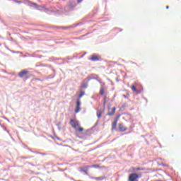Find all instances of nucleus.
Segmentation results:
<instances>
[{"label": "nucleus", "mask_w": 181, "mask_h": 181, "mask_svg": "<svg viewBox=\"0 0 181 181\" xmlns=\"http://www.w3.org/2000/svg\"><path fill=\"white\" fill-rule=\"evenodd\" d=\"M90 168H100V165L98 164H95V165H92Z\"/></svg>", "instance_id": "obj_17"}, {"label": "nucleus", "mask_w": 181, "mask_h": 181, "mask_svg": "<svg viewBox=\"0 0 181 181\" xmlns=\"http://www.w3.org/2000/svg\"><path fill=\"white\" fill-rule=\"evenodd\" d=\"M166 9H169V6H166Z\"/></svg>", "instance_id": "obj_25"}, {"label": "nucleus", "mask_w": 181, "mask_h": 181, "mask_svg": "<svg viewBox=\"0 0 181 181\" xmlns=\"http://www.w3.org/2000/svg\"><path fill=\"white\" fill-rule=\"evenodd\" d=\"M117 110V107H114L112 109V111L111 112H107V115L109 117H112V115H114V114H115V111Z\"/></svg>", "instance_id": "obj_7"}, {"label": "nucleus", "mask_w": 181, "mask_h": 181, "mask_svg": "<svg viewBox=\"0 0 181 181\" xmlns=\"http://www.w3.org/2000/svg\"><path fill=\"white\" fill-rule=\"evenodd\" d=\"M58 29H69V27H59Z\"/></svg>", "instance_id": "obj_19"}, {"label": "nucleus", "mask_w": 181, "mask_h": 181, "mask_svg": "<svg viewBox=\"0 0 181 181\" xmlns=\"http://www.w3.org/2000/svg\"><path fill=\"white\" fill-rule=\"evenodd\" d=\"M88 169H90V166L86 165L80 168V172H83L85 175H88Z\"/></svg>", "instance_id": "obj_5"}, {"label": "nucleus", "mask_w": 181, "mask_h": 181, "mask_svg": "<svg viewBox=\"0 0 181 181\" xmlns=\"http://www.w3.org/2000/svg\"><path fill=\"white\" fill-rule=\"evenodd\" d=\"M127 129L128 128H127L122 123L119 124V130L120 132H125Z\"/></svg>", "instance_id": "obj_6"}, {"label": "nucleus", "mask_w": 181, "mask_h": 181, "mask_svg": "<svg viewBox=\"0 0 181 181\" xmlns=\"http://www.w3.org/2000/svg\"><path fill=\"white\" fill-rule=\"evenodd\" d=\"M84 95V92H82L80 95H79V98H81L82 96Z\"/></svg>", "instance_id": "obj_21"}, {"label": "nucleus", "mask_w": 181, "mask_h": 181, "mask_svg": "<svg viewBox=\"0 0 181 181\" xmlns=\"http://www.w3.org/2000/svg\"><path fill=\"white\" fill-rule=\"evenodd\" d=\"M107 103V101L105 100H105L103 102V106L105 107V104Z\"/></svg>", "instance_id": "obj_22"}, {"label": "nucleus", "mask_w": 181, "mask_h": 181, "mask_svg": "<svg viewBox=\"0 0 181 181\" xmlns=\"http://www.w3.org/2000/svg\"><path fill=\"white\" fill-rule=\"evenodd\" d=\"M145 169L142 168H132V171L135 172V171H138V170H144Z\"/></svg>", "instance_id": "obj_8"}, {"label": "nucleus", "mask_w": 181, "mask_h": 181, "mask_svg": "<svg viewBox=\"0 0 181 181\" xmlns=\"http://www.w3.org/2000/svg\"><path fill=\"white\" fill-rule=\"evenodd\" d=\"M81 103H80V100H78L76 103V107H80Z\"/></svg>", "instance_id": "obj_20"}, {"label": "nucleus", "mask_w": 181, "mask_h": 181, "mask_svg": "<svg viewBox=\"0 0 181 181\" xmlns=\"http://www.w3.org/2000/svg\"><path fill=\"white\" fill-rule=\"evenodd\" d=\"M89 60H90V62H99V60H101V56L94 54L89 58Z\"/></svg>", "instance_id": "obj_3"}, {"label": "nucleus", "mask_w": 181, "mask_h": 181, "mask_svg": "<svg viewBox=\"0 0 181 181\" xmlns=\"http://www.w3.org/2000/svg\"><path fill=\"white\" fill-rule=\"evenodd\" d=\"M104 179L103 177H95V180H103Z\"/></svg>", "instance_id": "obj_18"}, {"label": "nucleus", "mask_w": 181, "mask_h": 181, "mask_svg": "<svg viewBox=\"0 0 181 181\" xmlns=\"http://www.w3.org/2000/svg\"><path fill=\"white\" fill-rule=\"evenodd\" d=\"M132 90L134 93H138V90L135 88V85L132 86Z\"/></svg>", "instance_id": "obj_13"}, {"label": "nucleus", "mask_w": 181, "mask_h": 181, "mask_svg": "<svg viewBox=\"0 0 181 181\" xmlns=\"http://www.w3.org/2000/svg\"><path fill=\"white\" fill-rule=\"evenodd\" d=\"M83 0H78V2H82Z\"/></svg>", "instance_id": "obj_24"}, {"label": "nucleus", "mask_w": 181, "mask_h": 181, "mask_svg": "<svg viewBox=\"0 0 181 181\" xmlns=\"http://www.w3.org/2000/svg\"><path fill=\"white\" fill-rule=\"evenodd\" d=\"M105 93V89H104V88H100V95H104V93Z\"/></svg>", "instance_id": "obj_12"}, {"label": "nucleus", "mask_w": 181, "mask_h": 181, "mask_svg": "<svg viewBox=\"0 0 181 181\" xmlns=\"http://www.w3.org/2000/svg\"><path fill=\"white\" fill-rule=\"evenodd\" d=\"M95 77H98V75H95Z\"/></svg>", "instance_id": "obj_26"}, {"label": "nucleus", "mask_w": 181, "mask_h": 181, "mask_svg": "<svg viewBox=\"0 0 181 181\" xmlns=\"http://www.w3.org/2000/svg\"><path fill=\"white\" fill-rule=\"evenodd\" d=\"M81 110V108L80 107H76L75 109L76 114L80 112Z\"/></svg>", "instance_id": "obj_15"}, {"label": "nucleus", "mask_w": 181, "mask_h": 181, "mask_svg": "<svg viewBox=\"0 0 181 181\" xmlns=\"http://www.w3.org/2000/svg\"><path fill=\"white\" fill-rule=\"evenodd\" d=\"M82 87H87V86L84 83H82Z\"/></svg>", "instance_id": "obj_23"}, {"label": "nucleus", "mask_w": 181, "mask_h": 181, "mask_svg": "<svg viewBox=\"0 0 181 181\" xmlns=\"http://www.w3.org/2000/svg\"><path fill=\"white\" fill-rule=\"evenodd\" d=\"M76 131H78V132H83V131H84V128L83 127H80V126L76 128Z\"/></svg>", "instance_id": "obj_14"}, {"label": "nucleus", "mask_w": 181, "mask_h": 181, "mask_svg": "<svg viewBox=\"0 0 181 181\" xmlns=\"http://www.w3.org/2000/svg\"><path fill=\"white\" fill-rule=\"evenodd\" d=\"M101 115H103V112H101V110H98L97 111V117H98V118H101Z\"/></svg>", "instance_id": "obj_10"}, {"label": "nucleus", "mask_w": 181, "mask_h": 181, "mask_svg": "<svg viewBox=\"0 0 181 181\" xmlns=\"http://www.w3.org/2000/svg\"><path fill=\"white\" fill-rule=\"evenodd\" d=\"M117 122H113L112 123V129H117Z\"/></svg>", "instance_id": "obj_9"}, {"label": "nucleus", "mask_w": 181, "mask_h": 181, "mask_svg": "<svg viewBox=\"0 0 181 181\" xmlns=\"http://www.w3.org/2000/svg\"><path fill=\"white\" fill-rule=\"evenodd\" d=\"M28 73L29 71L23 70L18 74V76L21 77V78H23V77H26V76H28Z\"/></svg>", "instance_id": "obj_4"}, {"label": "nucleus", "mask_w": 181, "mask_h": 181, "mask_svg": "<svg viewBox=\"0 0 181 181\" xmlns=\"http://www.w3.org/2000/svg\"><path fill=\"white\" fill-rule=\"evenodd\" d=\"M70 124L71 125L72 128H74V129H77V128H78L80 125L78 123V121L73 119H71Z\"/></svg>", "instance_id": "obj_2"}, {"label": "nucleus", "mask_w": 181, "mask_h": 181, "mask_svg": "<svg viewBox=\"0 0 181 181\" xmlns=\"http://www.w3.org/2000/svg\"><path fill=\"white\" fill-rule=\"evenodd\" d=\"M120 117H121V115H118L115 117L114 122H116V123L118 124V121L119 120V118H120Z\"/></svg>", "instance_id": "obj_11"}, {"label": "nucleus", "mask_w": 181, "mask_h": 181, "mask_svg": "<svg viewBox=\"0 0 181 181\" xmlns=\"http://www.w3.org/2000/svg\"><path fill=\"white\" fill-rule=\"evenodd\" d=\"M139 175L136 173H132L129 175L128 181H138Z\"/></svg>", "instance_id": "obj_1"}, {"label": "nucleus", "mask_w": 181, "mask_h": 181, "mask_svg": "<svg viewBox=\"0 0 181 181\" xmlns=\"http://www.w3.org/2000/svg\"><path fill=\"white\" fill-rule=\"evenodd\" d=\"M90 80H95V78L88 77V78L84 79L83 81H90Z\"/></svg>", "instance_id": "obj_16"}, {"label": "nucleus", "mask_w": 181, "mask_h": 181, "mask_svg": "<svg viewBox=\"0 0 181 181\" xmlns=\"http://www.w3.org/2000/svg\"><path fill=\"white\" fill-rule=\"evenodd\" d=\"M33 5H36V4L34 3Z\"/></svg>", "instance_id": "obj_27"}]
</instances>
